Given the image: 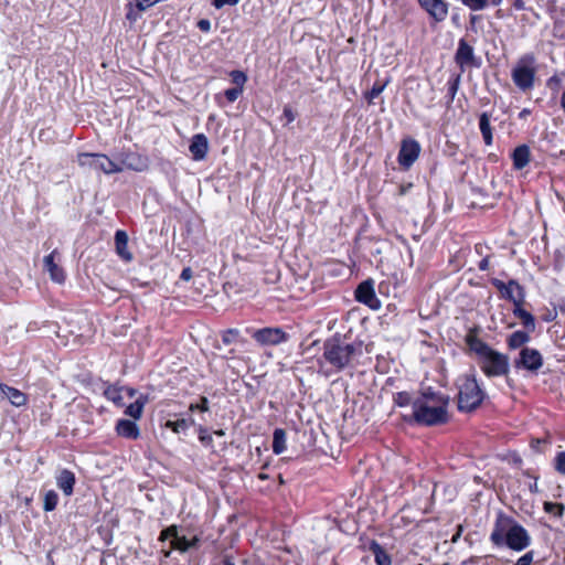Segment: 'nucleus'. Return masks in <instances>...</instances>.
<instances>
[{
    "label": "nucleus",
    "mask_w": 565,
    "mask_h": 565,
    "mask_svg": "<svg viewBox=\"0 0 565 565\" xmlns=\"http://www.w3.org/2000/svg\"><path fill=\"white\" fill-rule=\"evenodd\" d=\"M480 331V327L473 326L466 333L465 343L469 352L477 355V363L487 377H508L510 373L509 356L481 340Z\"/></svg>",
    "instance_id": "1"
},
{
    "label": "nucleus",
    "mask_w": 565,
    "mask_h": 565,
    "mask_svg": "<svg viewBox=\"0 0 565 565\" xmlns=\"http://www.w3.org/2000/svg\"><path fill=\"white\" fill-rule=\"evenodd\" d=\"M448 405V395L428 386L413 402V418L422 426L444 425L449 420Z\"/></svg>",
    "instance_id": "2"
},
{
    "label": "nucleus",
    "mask_w": 565,
    "mask_h": 565,
    "mask_svg": "<svg viewBox=\"0 0 565 565\" xmlns=\"http://www.w3.org/2000/svg\"><path fill=\"white\" fill-rule=\"evenodd\" d=\"M361 353V342L345 343L340 335H333L323 343V358L337 371L348 367L352 359Z\"/></svg>",
    "instance_id": "3"
},
{
    "label": "nucleus",
    "mask_w": 565,
    "mask_h": 565,
    "mask_svg": "<svg viewBox=\"0 0 565 565\" xmlns=\"http://www.w3.org/2000/svg\"><path fill=\"white\" fill-rule=\"evenodd\" d=\"M459 381L458 411L461 413L475 412L482 405L486 393L480 387L475 374H465L460 376Z\"/></svg>",
    "instance_id": "4"
},
{
    "label": "nucleus",
    "mask_w": 565,
    "mask_h": 565,
    "mask_svg": "<svg viewBox=\"0 0 565 565\" xmlns=\"http://www.w3.org/2000/svg\"><path fill=\"white\" fill-rule=\"evenodd\" d=\"M536 76L535 56L532 53L522 55L511 71L514 85L522 92L534 88Z\"/></svg>",
    "instance_id": "5"
},
{
    "label": "nucleus",
    "mask_w": 565,
    "mask_h": 565,
    "mask_svg": "<svg viewBox=\"0 0 565 565\" xmlns=\"http://www.w3.org/2000/svg\"><path fill=\"white\" fill-rule=\"evenodd\" d=\"M76 162L82 169H87L104 174H116L119 168L116 161L102 152H78Z\"/></svg>",
    "instance_id": "6"
},
{
    "label": "nucleus",
    "mask_w": 565,
    "mask_h": 565,
    "mask_svg": "<svg viewBox=\"0 0 565 565\" xmlns=\"http://www.w3.org/2000/svg\"><path fill=\"white\" fill-rule=\"evenodd\" d=\"M116 167L119 168L117 173L125 170L135 172H143L149 168V158L130 148H124L116 156Z\"/></svg>",
    "instance_id": "7"
},
{
    "label": "nucleus",
    "mask_w": 565,
    "mask_h": 565,
    "mask_svg": "<svg viewBox=\"0 0 565 565\" xmlns=\"http://www.w3.org/2000/svg\"><path fill=\"white\" fill-rule=\"evenodd\" d=\"M489 281L498 290L501 299L512 302L513 306L515 301H525V288L516 279L504 282L498 278H491Z\"/></svg>",
    "instance_id": "8"
},
{
    "label": "nucleus",
    "mask_w": 565,
    "mask_h": 565,
    "mask_svg": "<svg viewBox=\"0 0 565 565\" xmlns=\"http://www.w3.org/2000/svg\"><path fill=\"white\" fill-rule=\"evenodd\" d=\"M454 58L461 73L481 66V57L476 55L473 46L465 38L459 39Z\"/></svg>",
    "instance_id": "9"
},
{
    "label": "nucleus",
    "mask_w": 565,
    "mask_h": 565,
    "mask_svg": "<svg viewBox=\"0 0 565 565\" xmlns=\"http://www.w3.org/2000/svg\"><path fill=\"white\" fill-rule=\"evenodd\" d=\"M543 363V355L537 349L525 347L520 350L519 356L514 359L513 366L516 370H524L532 374H537Z\"/></svg>",
    "instance_id": "10"
},
{
    "label": "nucleus",
    "mask_w": 565,
    "mask_h": 565,
    "mask_svg": "<svg viewBox=\"0 0 565 565\" xmlns=\"http://www.w3.org/2000/svg\"><path fill=\"white\" fill-rule=\"evenodd\" d=\"M420 154L419 142L411 137L401 141V148L397 156V162L403 170H408Z\"/></svg>",
    "instance_id": "11"
},
{
    "label": "nucleus",
    "mask_w": 565,
    "mask_h": 565,
    "mask_svg": "<svg viewBox=\"0 0 565 565\" xmlns=\"http://www.w3.org/2000/svg\"><path fill=\"white\" fill-rule=\"evenodd\" d=\"M160 540L168 541L171 547L180 552H186L194 547L199 542L198 536L193 532H160Z\"/></svg>",
    "instance_id": "12"
},
{
    "label": "nucleus",
    "mask_w": 565,
    "mask_h": 565,
    "mask_svg": "<svg viewBox=\"0 0 565 565\" xmlns=\"http://www.w3.org/2000/svg\"><path fill=\"white\" fill-rule=\"evenodd\" d=\"M490 539L495 544L504 541L514 551H522L530 544L527 532H491Z\"/></svg>",
    "instance_id": "13"
},
{
    "label": "nucleus",
    "mask_w": 565,
    "mask_h": 565,
    "mask_svg": "<svg viewBox=\"0 0 565 565\" xmlns=\"http://www.w3.org/2000/svg\"><path fill=\"white\" fill-rule=\"evenodd\" d=\"M354 298L358 302L367 306L372 310H379L382 306L380 299L375 295L374 281L369 278L358 285L354 290Z\"/></svg>",
    "instance_id": "14"
},
{
    "label": "nucleus",
    "mask_w": 565,
    "mask_h": 565,
    "mask_svg": "<svg viewBox=\"0 0 565 565\" xmlns=\"http://www.w3.org/2000/svg\"><path fill=\"white\" fill-rule=\"evenodd\" d=\"M253 339L262 345H278L288 340L289 335L279 327H266L256 330Z\"/></svg>",
    "instance_id": "15"
},
{
    "label": "nucleus",
    "mask_w": 565,
    "mask_h": 565,
    "mask_svg": "<svg viewBox=\"0 0 565 565\" xmlns=\"http://www.w3.org/2000/svg\"><path fill=\"white\" fill-rule=\"evenodd\" d=\"M60 262L61 253L55 248L43 258V267L49 273L52 281L62 285L66 280V273L64 268L58 265Z\"/></svg>",
    "instance_id": "16"
},
{
    "label": "nucleus",
    "mask_w": 565,
    "mask_h": 565,
    "mask_svg": "<svg viewBox=\"0 0 565 565\" xmlns=\"http://www.w3.org/2000/svg\"><path fill=\"white\" fill-rule=\"evenodd\" d=\"M420 8L435 23L444 22L449 13V3L446 0H417Z\"/></svg>",
    "instance_id": "17"
},
{
    "label": "nucleus",
    "mask_w": 565,
    "mask_h": 565,
    "mask_svg": "<svg viewBox=\"0 0 565 565\" xmlns=\"http://www.w3.org/2000/svg\"><path fill=\"white\" fill-rule=\"evenodd\" d=\"M189 150L195 161L205 159L209 152V140L204 134H196L192 137Z\"/></svg>",
    "instance_id": "18"
},
{
    "label": "nucleus",
    "mask_w": 565,
    "mask_h": 565,
    "mask_svg": "<svg viewBox=\"0 0 565 565\" xmlns=\"http://www.w3.org/2000/svg\"><path fill=\"white\" fill-rule=\"evenodd\" d=\"M116 434L119 437L137 440L140 437L139 426L129 419H118L115 426Z\"/></svg>",
    "instance_id": "19"
},
{
    "label": "nucleus",
    "mask_w": 565,
    "mask_h": 565,
    "mask_svg": "<svg viewBox=\"0 0 565 565\" xmlns=\"http://www.w3.org/2000/svg\"><path fill=\"white\" fill-rule=\"evenodd\" d=\"M0 394L4 395L15 407L25 406L29 402L28 394L4 383H0Z\"/></svg>",
    "instance_id": "20"
},
{
    "label": "nucleus",
    "mask_w": 565,
    "mask_h": 565,
    "mask_svg": "<svg viewBox=\"0 0 565 565\" xmlns=\"http://www.w3.org/2000/svg\"><path fill=\"white\" fill-rule=\"evenodd\" d=\"M128 234L124 230H117L115 233V249L117 255L124 260V262H131L132 260V254L128 249Z\"/></svg>",
    "instance_id": "21"
},
{
    "label": "nucleus",
    "mask_w": 565,
    "mask_h": 565,
    "mask_svg": "<svg viewBox=\"0 0 565 565\" xmlns=\"http://www.w3.org/2000/svg\"><path fill=\"white\" fill-rule=\"evenodd\" d=\"M75 483V473L68 469L61 470L60 473L56 476V484L66 497L73 494Z\"/></svg>",
    "instance_id": "22"
},
{
    "label": "nucleus",
    "mask_w": 565,
    "mask_h": 565,
    "mask_svg": "<svg viewBox=\"0 0 565 565\" xmlns=\"http://www.w3.org/2000/svg\"><path fill=\"white\" fill-rule=\"evenodd\" d=\"M523 303H524V301H519V302L515 301V306H513L512 312H513L514 317H516L518 319L521 320L522 326L524 327V329L527 332H534L535 331V318L530 311H527L523 308Z\"/></svg>",
    "instance_id": "23"
},
{
    "label": "nucleus",
    "mask_w": 565,
    "mask_h": 565,
    "mask_svg": "<svg viewBox=\"0 0 565 565\" xmlns=\"http://www.w3.org/2000/svg\"><path fill=\"white\" fill-rule=\"evenodd\" d=\"M511 158H512L513 168L515 170H522L531 161V150H530V147L527 145H520V146H518L513 150V152L511 154Z\"/></svg>",
    "instance_id": "24"
},
{
    "label": "nucleus",
    "mask_w": 565,
    "mask_h": 565,
    "mask_svg": "<svg viewBox=\"0 0 565 565\" xmlns=\"http://www.w3.org/2000/svg\"><path fill=\"white\" fill-rule=\"evenodd\" d=\"M493 530H524L512 515L499 510L495 515V523Z\"/></svg>",
    "instance_id": "25"
},
{
    "label": "nucleus",
    "mask_w": 565,
    "mask_h": 565,
    "mask_svg": "<svg viewBox=\"0 0 565 565\" xmlns=\"http://www.w3.org/2000/svg\"><path fill=\"white\" fill-rule=\"evenodd\" d=\"M490 120L491 115L489 113L483 111L480 114L479 129L487 146H491L493 143V129L491 127Z\"/></svg>",
    "instance_id": "26"
},
{
    "label": "nucleus",
    "mask_w": 565,
    "mask_h": 565,
    "mask_svg": "<svg viewBox=\"0 0 565 565\" xmlns=\"http://www.w3.org/2000/svg\"><path fill=\"white\" fill-rule=\"evenodd\" d=\"M530 340V332L516 330L507 338V347L509 350L522 349Z\"/></svg>",
    "instance_id": "27"
},
{
    "label": "nucleus",
    "mask_w": 565,
    "mask_h": 565,
    "mask_svg": "<svg viewBox=\"0 0 565 565\" xmlns=\"http://www.w3.org/2000/svg\"><path fill=\"white\" fill-rule=\"evenodd\" d=\"M148 403V395L140 394L139 397L131 404H129L125 414L132 417L135 420L140 419L143 413L145 405Z\"/></svg>",
    "instance_id": "28"
},
{
    "label": "nucleus",
    "mask_w": 565,
    "mask_h": 565,
    "mask_svg": "<svg viewBox=\"0 0 565 565\" xmlns=\"http://www.w3.org/2000/svg\"><path fill=\"white\" fill-rule=\"evenodd\" d=\"M369 548L374 554L376 565H392L391 556L376 541H371Z\"/></svg>",
    "instance_id": "29"
},
{
    "label": "nucleus",
    "mask_w": 565,
    "mask_h": 565,
    "mask_svg": "<svg viewBox=\"0 0 565 565\" xmlns=\"http://www.w3.org/2000/svg\"><path fill=\"white\" fill-rule=\"evenodd\" d=\"M286 431L282 428H276L273 434V452L280 455L286 450Z\"/></svg>",
    "instance_id": "30"
},
{
    "label": "nucleus",
    "mask_w": 565,
    "mask_h": 565,
    "mask_svg": "<svg viewBox=\"0 0 565 565\" xmlns=\"http://www.w3.org/2000/svg\"><path fill=\"white\" fill-rule=\"evenodd\" d=\"M461 3L471 11H481L489 6H500L502 0H461Z\"/></svg>",
    "instance_id": "31"
},
{
    "label": "nucleus",
    "mask_w": 565,
    "mask_h": 565,
    "mask_svg": "<svg viewBox=\"0 0 565 565\" xmlns=\"http://www.w3.org/2000/svg\"><path fill=\"white\" fill-rule=\"evenodd\" d=\"M192 425H194V419L192 417L177 420H167L164 424L167 428L171 429L175 434L188 430Z\"/></svg>",
    "instance_id": "32"
},
{
    "label": "nucleus",
    "mask_w": 565,
    "mask_h": 565,
    "mask_svg": "<svg viewBox=\"0 0 565 565\" xmlns=\"http://www.w3.org/2000/svg\"><path fill=\"white\" fill-rule=\"evenodd\" d=\"M388 83L390 78H386L383 82L377 79L373 84L372 88L364 93V98L366 99L369 105L373 104V100L383 93Z\"/></svg>",
    "instance_id": "33"
},
{
    "label": "nucleus",
    "mask_w": 565,
    "mask_h": 565,
    "mask_svg": "<svg viewBox=\"0 0 565 565\" xmlns=\"http://www.w3.org/2000/svg\"><path fill=\"white\" fill-rule=\"evenodd\" d=\"M460 79H461V75L460 74H457V75H452L448 82H447V97H448V103H452L455 97H456V94L459 89V85H460Z\"/></svg>",
    "instance_id": "34"
},
{
    "label": "nucleus",
    "mask_w": 565,
    "mask_h": 565,
    "mask_svg": "<svg viewBox=\"0 0 565 565\" xmlns=\"http://www.w3.org/2000/svg\"><path fill=\"white\" fill-rule=\"evenodd\" d=\"M58 503V495L54 490H49L44 494L43 509L46 512L55 510Z\"/></svg>",
    "instance_id": "35"
},
{
    "label": "nucleus",
    "mask_w": 565,
    "mask_h": 565,
    "mask_svg": "<svg viewBox=\"0 0 565 565\" xmlns=\"http://www.w3.org/2000/svg\"><path fill=\"white\" fill-rule=\"evenodd\" d=\"M393 402L398 407H405L411 404L413 405L414 401H412V396L408 392L402 391V392H397L393 395Z\"/></svg>",
    "instance_id": "36"
},
{
    "label": "nucleus",
    "mask_w": 565,
    "mask_h": 565,
    "mask_svg": "<svg viewBox=\"0 0 565 565\" xmlns=\"http://www.w3.org/2000/svg\"><path fill=\"white\" fill-rule=\"evenodd\" d=\"M222 342L225 345H230L235 343L239 338V331L237 329L231 328L222 331L221 333Z\"/></svg>",
    "instance_id": "37"
},
{
    "label": "nucleus",
    "mask_w": 565,
    "mask_h": 565,
    "mask_svg": "<svg viewBox=\"0 0 565 565\" xmlns=\"http://www.w3.org/2000/svg\"><path fill=\"white\" fill-rule=\"evenodd\" d=\"M230 76L235 87L244 90V85L247 82V75L243 71L234 70L230 73Z\"/></svg>",
    "instance_id": "38"
},
{
    "label": "nucleus",
    "mask_w": 565,
    "mask_h": 565,
    "mask_svg": "<svg viewBox=\"0 0 565 565\" xmlns=\"http://www.w3.org/2000/svg\"><path fill=\"white\" fill-rule=\"evenodd\" d=\"M545 512L553 514L555 516H562L565 510L564 504L557 502H545L544 503Z\"/></svg>",
    "instance_id": "39"
},
{
    "label": "nucleus",
    "mask_w": 565,
    "mask_h": 565,
    "mask_svg": "<svg viewBox=\"0 0 565 565\" xmlns=\"http://www.w3.org/2000/svg\"><path fill=\"white\" fill-rule=\"evenodd\" d=\"M189 411L190 412H202V413H205V412H209L210 411V406H209V399L206 396H201L200 397V401L198 403H191L190 406H189Z\"/></svg>",
    "instance_id": "40"
},
{
    "label": "nucleus",
    "mask_w": 565,
    "mask_h": 565,
    "mask_svg": "<svg viewBox=\"0 0 565 565\" xmlns=\"http://www.w3.org/2000/svg\"><path fill=\"white\" fill-rule=\"evenodd\" d=\"M104 395L107 399L113 401L117 405L120 404L121 396H120V390L116 386H109L105 390Z\"/></svg>",
    "instance_id": "41"
},
{
    "label": "nucleus",
    "mask_w": 565,
    "mask_h": 565,
    "mask_svg": "<svg viewBox=\"0 0 565 565\" xmlns=\"http://www.w3.org/2000/svg\"><path fill=\"white\" fill-rule=\"evenodd\" d=\"M554 469L565 476V451H558L554 458Z\"/></svg>",
    "instance_id": "42"
},
{
    "label": "nucleus",
    "mask_w": 565,
    "mask_h": 565,
    "mask_svg": "<svg viewBox=\"0 0 565 565\" xmlns=\"http://www.w3.org/2000/svg\"><path fill=\"white\" fill-rule=\"evenodd\" d=\"M243 94L242 88L232 87L224 92V96L228 103H234Z\"/></svg>",
    "instance_id": "43"
},
{
    "label": "nucleus",
    "mask_w": 565,
    "mask_h": 565,
    "mask_svg": "<svg viewBox=\"0 0 565 565\" xmlns=\"http://www.w3.org/2000/svg\"><path fill=\"white\" fill-rule=\"evenodd\" d=\"M199 440L204 446H211L213 443L212 436L207 433V429L203 426L199 427Z\"/></svg>",
    "instance_id": "44"
},
{
    "label": "nucleus",
    "mask_w": 565,
    "mask_h": 565,
    "mask_svg": "<svg viewBox=\"0 0 565 565\" xmlns=\"http://www.w3.org/2000/svg\"><path fill=\"white\" fill-rule=\"evenodd\" d=\"M282 118L286 119L285 125L291 124L296 119V113L289 105H286L282 110Z\"/></svg>",
    "instance_id": "45"
},
{
    "label": "nucleus",
    "mask_w": 565,
    "mask_h": 565,
    "mask_svg": "<svg viewBox=\"0 0 565 565\" xmlns=\"http://www.w3.org/2000/svg\"><path fill=\"white\" fill-rule=\"evenodd\" d=\"M160 1L161 0H136V8L138 11H145Z\"/></svg>",
    "instance_id": "46"
},
{
    "label": "nucleus",
    "mask_w": 565,
    "mask_h": 565,
    "mask_svg": "<svg viewBox=\"0 0 565 565\" xmlns=\"http://www.w3.org/2000/svg\"><path fill=\"white\" fill-rule=\"evenodd\" d=\"M557 318V310L556 308L553 309H545V312L541 316V319L545 322H552Z\"/></svg>",
    "instance_id": "47"
},
{
    "label": "nucleus",
    "mask_w": 565,
    "mask_h": 565,
    "mask_svg": "<svg viewBox=\"0 0 565 565\" xmlns=\"http://www.w3.org/2000/svg\"><path fill=\"white\" fill-rule=\"evenodd\" d=\"M239 2V0H214L213 1V6L216 8V9H221L223 8L224 6H236L237 3Z\"/></svg>",
    "instance_id": "48"
},
{
    "label": "nucleus",
    "mask_w": 565,
    "mask_h": 565,
    "mask_svg": "<svg viewBox=\"0 0 565 565\" xmlns=\"http://www.w3.org/2000/svg\"><path fill=\"white\" fill-rule=\"evenodd\" d=\"M532 561H533V553L532 552H527L526 554H524L523 556H521L518 559L515 565H531Z\"/></svg>",
    "instance_id": "49"
},
{
    "label": "nucleus",
    "mask_w": 565,
    "mask_h": 565,
    "mask_svg": "<svg viewBox=\"0 0 565 565\" xmlns=\"http://www.w3.org/2000/svg\"><path fill=\"white\" fill-rule=\"evenodd\" d=\"M196 25L202 32H210L211 30V21L207 19H200Z\"/></svg>",
    "instance_id": "50"
},
{
    "label": "nucleus",
    "mask_w": 565,
    "mask_h": 565,
    "mask_svg": "<svg viewBox=\"0 0 565 565\" xmlns=\"http://www.w3.org/2000/svg\"><path fill=\"white\" fill-rule=\"evenodd\" d=\"M193 277V271L191 267H184L180 274V279L183 281H189Z\"/></svg>",
    "instance_id": "51"
},
{
    "label": "nucleus",
    "mask_w": 565,
    "mask_h": 565,
    "mask_svg": "<svg viewBox=\"0 0 565 565\" xmlns=\"http://www.w3.org/2000/svg\"><path fill=\"white\" fill-rule=\"evenodd\" d=\"M478 268L481 271H486L490 268V256L487 255L478 263Z\"/></svg>",
    "instance_id": "52"
},
{
    "label": "nucleus",
    "mask_w": 565,
    "mask_h": 565,
    "mask_svg": "<svg viewBox=\"0 0 565 565\" xmlns=\"http://www.w3.org/2000/svg\"><path fill=\"white\" fill-rule=\"evenodd\" d=\"M512 9L516 11H521L525 9V2L524 0H510Z\"/></svg>",
    "instance_id": "53"
},
{
    "label": "nucleus",
    "mask_w": 565,
    "mask_h": 565,
    "mask_svg": "<svg viewBox=\"0 0 565 565\" xmlns=\"http://www.w3.org/2000/svg\"><path fill=\"white\" fill-rule=\"evenodd\" d=\"M129 7V10L126 14V18L129 20V21H135L136 20V14L134 13V7L131 3L128 4Z\"/></svg>",
    "instance_id": "54"
},
{
    "label": "nucleus",
    "mask_w": 565,
    "mask_h": 565,
    "mask_svg": "<svg viewBox=\"0 0 565 565\" xmlns=\"http://www.w3.org/2000/svg\"><path fill=\"white\" fill-rule=\"evenodd\" d=\"M412 188V183H408V184H401L399 188H398V195H404L406 194L407 190Z\"/></svg>",
    "instance_id": "55"
},
{
    "label": "nucleus",
    "mask_w": 565,
    "mask_h": 565,
    "mask_svg": "<svg viewBox=\"0 0 565 565\" xmlns=\"http://www.w3.org/2000/svg\"><path fill=\"white\" fill-rule=\"evenodd\" d=\"M531 115V110L529 108H523L520 113H519V118L520 119H525L527 116Z\"/></svg>",
    "instance_id": "56"
},
{
    "label": "nucleus",
    "mask_w": 565,
    "mask_h": 565,
    "mask_svg": "<svg viewBox=\"0 0 565 565\" xmlns=\"http://www.w3.org/2000/svg\"><path fill=\"white\" fill-rule=\"evenodd\" d=\"M388 288V285L384 284V282H381L379 285V292L380 294H384L386 291V289Z\"/></svg>",
    "instance_id": "57"
},
{
    "label": "nucleus",
    "mask_w": 565,
    "mask_h": 565,
    "mask_svg": "<svg viewBox=\"0 0 565 565\" xmlns=\"http://www.w3.org/2000/svg\"><path fill=\"white\" fill-rule=\"evenodd\" d=\"M257 478L262 481L268 480L269 476L265 472H259Z\"/></svg>",
    "instance_id": "58"
},
{
    "label": "nucleus",
    "mask_w": 565,
    "mask_h": 565,
    "mask_svg": "<svg viewBox=\"0 0 565 565\" xmlns=\"http://www.w3.org/2000/svg\"><path fill=\"white\" fill-rule=\"evenodd\" d=\"M561 107H562L563 111L565 113V90L562 93V96H561Z\"/></svg>",
    "instance_id": "59"
},
{
    "label": "nucleus",
    "mask_w": 565,
    "mask_h": 565,
    "mask_svg": "<svg viewBox=\"0 0 565 565\" xmlns=\"http://www.w3.org/2000/svg\"><path fill=\"white\" fill-rule=\"evenodd\" d=\"M221 565H234V563L232 561H230L228 558H225L222 561Z\"/></svg>",
    "instance_id": "60"
},
{
    "label": "nucleus",
    "mask_w": 565,
    "mask_h": 565,
    "mask_svg": "<svg viewBox=\"0 0 565 565\" xmlns=\"http://www.w3.org/2000/svg\"><path fill=\"white\" fill-rule=\"evenodd\" d=\"M214 434L216 436H224V431L222 429H218V430H214Z\"/></svg>",
    "instance_id": "61"
},
{
    "label": "nucleus",
    "mask_w": 565,
    "mask_h": 565,
    "mask_svg": "<svg viewBox=\"0 0 565 565\" xmlns=\"http://www.w3.org/2000/svg\"><path fill=\"white\" fill-rule=\"evenodd\" d=\"M164 530L174 531V530H178V526L173 524V525H170V526L166 527Z\"/></svg>",
    "instance_id": "62"
},
{
    "label": "nucleus",
    "mask_w": 565,
    "mask_h": 565,
    "mask_svg": "<svg viewBox=\"0 0 565 565\" xmlns=\"http://www.w3.org/2000/svg\"><path fill=\"white\" fill-rule=\"evenodd\" d=\"M559 310H561V312L565 313V303L559 305Z\"/></svg>",
    "instance_id": "63"
},
{
    "label": "nucleus",
    "mask_w": 565,
    "mask_h": 565,
    "mask_svg": "<svg viewBox=\"0 0 565 565\" xmlns=\"http://www.w3.org/2000/svg\"><path fill=\"white\" fill-rule=\"evenodd\" d=\"M456 530H458V531H461V530H463V526H462V524H458V525H457V527H456Z\"/></svg>",
    "instance_id": "64"
}]
</instances>
